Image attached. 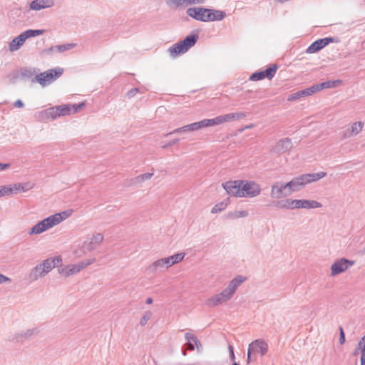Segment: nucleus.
<instances>
[{
  "mask_svg": "<svg viewBox=\"0 0 365 365\" xmlns=\"http://www.w3.org/2000/svg\"><path fill=\"white\" fill-rule=\"evenodd\" d=\"M146 302V304H152V303H153V299H152V298H150V297H148V298L146 299V302Z\"/></svg>",
  "mask_w": 365,
  "mask_h": 365,
  "instance_id": "nucleus-62",
  "label": "nucleus"
},
{
  "mask_svg": "<svg viewBox=\"0 0 365 365\" xmlns=\"http://www.w3.org/2000/svg\"><path fill=\"white\" fill-rule=\"evenodd\" d=\"M138 88H133L128 92L127 96L128 98H131V97L134 96L138 93Z\"/></svg>",
  "mask_w": 365,
  "mask_h": 365,
  "instance_id": "nucleus-54",
  "label": "nucleus"
},
{
  "mask_svg": "<svg viewBox=\"0 0 365 365\" xmlns=\"http://www.w3.org/2000/svg\"><path fill=\"white\" fill-rule=\"evenodd\" d=\"M327 175L325 172H319L316 173L303 174L294 178L291 181L287 182L291 192L299 191L307 184L317 182Z\"/></svg>",
  "mask_w": 365,
  "mask_h": 365,
  "instance_id": "nucleus-3",
  "label": "nucleus"
},
{
  "mask_svg": "<svg viewBox=\"0 0 365 365\" xmlns=\"http://www.w3.org/2000/svg\"><path fill=\"white\" fill-rule=\"evenodd\" d=\"M341 83L340 80L327 81L320 83H317L319 91L325 88H331L337 87Z\"/></svg>",
  "mask_w": 365,
  "mask_h": 365,
  "instance_id": "nucleus-28",
  "label": "nucleus"
},
{
  "mask_svg": "<svg viewBox=\"0 0 365 365\" xmlns=\"http://www.w3.org/2000/svg\"><path fill=\"white\" fill-rule=\"evenodd\" d=\"M268 347V344L262 339L253 341L248 346V349H250L254 354H259L262 356L267 353Z\"/></svg>",
  "mask_w": 365,
  "mask_h": 365,
  "instance_id": "nucleus-12",
  "label": "nucleus"
},
{
  "mask_svg": "<svg viewBox=\"0 0 365 365\" xmlns=\"http://www.w3.org/2000/svg\"><path fill=\"white\" fill-rule=\"evenodd\" d=\"M205 8L204 7H190L186 11V14L190 17L200 21L204 22L205 19Z\"/></svg>",
  "mask_w": 365,
  "mask_h": 365,
  "instance_id": "nucleus-20",
  "label": "nucleus"
},
{
  "mask_svg": "<svg viewBox=\"0 0 365 365\" xmlns=\"http://www.w3.org/2000/svg\"><path fill=\"white\" fill-rule=\"evenodd\" d=\"M197 125H199V129L200 128H205V127H209L208 125V123H207V119H204V120H202L199 122H197Z\"/></svg>",
  "mask_w": 365,
  "mask_h": 365,
  "instance_id": "nucleus-53",
  "label": "nucleus"
},
{
  "mask_svg": "<svg viewBox=\"0 0 365 365\" xmlns=\"http://www.w3.org/2000/svg\"><path fill=\"white\" fill-rule=\"evenodd\" d=\"M205 11L207 12H205L204 22L212 21V16L213 14V9L205 8Z\"/></svg>",
  "mask_w": 365,
  "mask_h": 365,
  "instance_id": "nucleus-42",
  "label": "nucleus"
},
{
  "mask_svg": "<svg viewBox=\"0 0 365 365\" xmlns=\"http://www.w3.org/2000/svg\"><path fill=\"white\" fill-rule=\"evenodd\" d=\"M292 142L289 138H284L279 140L272 148V151L274 153H284L291 150L292 148Z\"/></svg>",
  "mask_w": 365,
  "mask_h": 365,
  "instance_id": "nucleus-14",
  "label": "nucleus"
},
{
  "mask_svg": "<svg viewBox=\"0 0 365 365\" xmlns=\"http://www.w3.org/2000/svg\"><path fill=\"white\" fill-rule=\"evenodd\" d=\"M76 43H65V44H61V45H57V46H52L49 48V51H56L59 53H63L66 51H68V50H70V49H72L74 47H76Z\"/></svg>",
  "mask_w": 365,
  "mask_h": 365,
  "instance_id": "nucleus-29",
  "label": "nucleus"
},
{
  "mask_svg": "<svg viewBox=\"0 0 365 365\" xmlns=\"http://www.w3.org/2000/svg\"><path fill=\"white\" fill-rule=\"evenodd\" d=\"M199 125L197 123H193L185 125V129L187 132H192L199 130Z\"/></svg>",
  "mask_w": 365,
  "mask_h": 365,
  "instance_id": "nucleus-43",
  "label": "nucleus"
},
{
  "mask_svg": "<svg viewBox=\"0 0 365 365\" xmlns=\"http://www.w3.org/2000/svg\"><path fill=\"white\" fill-rule=\"evenodd\" d=\"M207 123L209 127L221 124L220 116L218 115L212 119H207Z\"/></svg>",
  "mask_w": 365,
  "mask_h": 365,
  "instance_id": "nucleus-45",
  "label": "nucleus"
},
{
  "mask_svg": "<svg viewBox=\"0 0 365 365\" xmlns=\"http://www.w3.org/2000/svg\"><path fill=\"white\" fill-rule=\"evenodd\" d=\"M62 262L61 256L47 258L41 263L38 264L31 269L29 272V278L31 282L37 281L40 278L44 277L53 268L58 267Z\"/></svg>",
  "mask_w": 365,
  "mask_h": 365,
  "instance_id": "nucleus-2",
  "label": "nucleus"
},
{
  "mask_svg": "<svg viewBox=\"0 0 365 365\" xmlns=\"http://www.w3.org/2000/svg\"><path fill=\"white\" fill-rule=\"evenodd\" d=\"M277 69V66L276 64H272L267 68L264 71H259L252 73L250 77V80L252 81H257L262 80L265 78L272 79L274 76Z\"/></svg>",
  "mask_w": 365,
  "mask_h": 365,
  "instance_id": "nucleus-11",
  "label": "nucleus"
},
{
  "mask_svg": "<svg viewBox=\"0 0 365 365\" xmlns=\"http://www.w3.org/2000/svg\"><path fill=\"white\" fill-rule=\"evenodd\" d=\"M169 6H175V7H187L193 4H204L207 0H165Z\"/></svg>",
  "mask_w": 365,
  "mask_h": 365,
  "instance_id": "nucleus-18",
  "label": "nucleus"
},
{
  "mask_svg": "<svg viewBox=\"0 0 365 365\" xmlns=\"http://www.w3.org/2000/svg\"><path fill=\"white\" fill-rule=\"evenodd\" d=\"M182 354H183L184 356H185V355H186V351H185V350H183V351H182Z\"/></svg>",
  "mask_w": 365,
  "mask_h": 365,
  "instance_id": "nucleus-63",
  "label": "nucleus"
},
{
  "mask_svg": "<svg viewBox=\"0 0 365 365\" xmlns=\"http://www.w3.org/2000/svg\"><path fill=\"white\" fill-rule=\"evenodd\" d=\"M322 205L316 200H298L297 209H313L319 208Z\"/></svg>",
  "mask_w": 365,
  "mask_h": 365,
  "instance_id": "nucleus-22",
  "label": "nucleus"
},
{
  "mask_svg": "<svg viewBox=\"0 0 365 365\" xmlns=\"http://www.w3.org/2000/svg\"><path fill=\"white\" fill-rule=\"evenodd\" d=\"M339 334H340L339 343H340V344H343L345 343L346 339H345V334H344V331L341 327H339Z\"/></svg>",
  "mask_w": 365,
  "mask_h": 365,
  "instance_id": "nucleus-50",
  "label": "nucleus"
},
{
  "mask_svg": "<svg viewBox=\"0 0 365 365\" xmlns=\"http://www.w3.org/2000/svg\"><path fill=\"white\" fill-rule=\"evenodd\" d=\"M226 16V13L220 10L213 9V14L212 16V21H222Z\"/></svg>",
  "mask_w": 365,
  "mask_h": 365,
  "instance_id": "nucleus-36",
  "label": "nucleus"
},
{
  "mask_svg": "<svg viewBox=\"0 0 365 365\" xmlns=\"http://www.w3.org/2000/svg\"><path fill=\"white\" fill-rule=\"evenodd\" d=\"M26 38L23 33H21L18 36L15 37L9 44V51L11 52L16 51L20 48V47L24 44L26 41Z\"/></svg>",
  "mask_w": 365,
  "mask_h": 365,
  "instance_id": "nucleus-23",
  "label": "nucleus"
},
{
  "mask_svg": "<svg viewBox=\"0 0 365 365\" xmlns=\"http://www.w3.org/2000/svg\"><path fill=\"white\" fill-rule=\"evenodd\" d=\"M14 105L16 108H23L24 106L23 101L21 100H17L16 101H15Z\"/></svg>",
  "mask_w": 365,
  "mask_h": 365,
  "instance_id": "nucleus-57",
  "label": "nucleus"
},
{
  "mask_svg": "<svg viewBox=\"0 0 365 365\" xmlns=\"http://www.w3.org/2000/svg\"><path fill=\"white\" fill-rule=\"evenodd\" d=\"M298 200L291 198L284 200H279L275 202V206L281 209L294 210L297 209Z\"/></svg>",
  "mask_w": 365,
  "mask_h": 365,
  "instance_id": "nucleus-21",
  "label": "nucleus"
},
{
  "mask_svg": "<svg viewBox=\"0 0 365 365\" xmlns=\"http://www.w3.org/2000/svg\"><path fill=\"white\" fill-rule=\"evenodd\" d=\"M232 365H240V364L237 362H233V364Z\"/></svg>",
  "mask_w": 365,
  "mask_h": 365,
  "instance_id": "nucleus-64",
  "label": "nucleus"
},
{
  "mask_svg": "<svg viewBox=\"0 0 365 365\" xmlns=\"http://www.w3.org/2000/svg\"><path fill=\"white\" fill-rule=\"evenodd\" d=\"M153 175V173H144V174L140 175H138L136 178V181L138 182H143L145 180H148L150 179Z\"/></svg>",
  "mask_w": 365,
  "mask_h": 365,
  "instance_id": "nucleus-41",
  "label": "nucleus"
},
{
  "mask_svg": "<svg viewBox=\"0 0 365 365\" xmlns=\"http://www.w3.org/2000/svg\"><path fill=\"white\" fill-rule=\"evenodd\" d=\"M6 282H11V279L2 274H0V284H3Z\"/></svg>",
  "mask_w": 365,
  "mask_h": 365,
  "instance_id": "nucleus-55",
  "label": "nucleus"
},
{
  "mask_svg": "<svg viewBox=\"0 0 365 365\" xmlns=\"http://www.w3.org/2000/svg\"><path fill=\"white\" fill-rule=\"evenodd\" d=\"M254 354L250 349H247V363H250L252 360V355Z\"/></svg>",
  "mask_w": 365,
  "mask_h": 365,
  "instance_id": "nucleus-58",
  "label": "nucleus"
},
{
  "mask_svg": "<svg viewBox=\"0 0 365 365\" xmlns=\"http://www.w3.org/2000/svg\"><path fill=\"white\" fill-rule=\"evenodd\" d=\"M96 261L95 258H91L88 259L83 260L74 264H69L68 274L70 275L75 274L79 272L83 269L86 268L87 266L94 263Z\"/></svg>",
  "mask_w": 365,
  "mask_h": 365,
  "instance_id": "nucleus-17",
  "label": "nucleus"
},
{
  "mask_svg": "<svg viewBox=\"0 0 365 365\" xmlns=\"http://www.w3.org/2000/svg\"><path fill=\"white\" fill-rule=\"evenodd\" d=\"M242 197H256L260 195L261 186L256 182L252 180L242 181Z\"/></svg>",
  "mask_w": 365,
  "mask_h": 365,
  "instance_id": "nucleus-6",
  "label": "nucleus"
},
{
  "mask_svg": "<svg viewBox=\"0 0 365 365\" xmlns=\"http://www.w3.org/2000/svg\"><path fill=\"white\" fill-rule=\"evenodd\" d=\"M9 167H10V164H9V163H5L4 164V163H0V170H5V169H6V168H8Z\"/></svg>",
  "mask_w": 365,
  "mask_h": 365,
  "instance_id": "nucleus-60",
  "label": "nucleus"
},
{
  "mask_svg": "<svg viewBox=\"0 0 365 365\" xmlns=\"http://www.w3.org/2000/svg\"><path fill=\"white\" fill-rule=\"evenodd\" d=\"M354 261L346 258H340L336 260L331 266V277L336 276L345 271L354 264Z\"/></svg>",
  "mask_w": 365,
  "mask_h": 365,
  "instance_id": "nucleus-8",
  "label": "nucleus"
},
{
  "mask_svg": "<svg viewBox=\"0 0 365 365\" xmlns=\"http://www.w3.org/2000/svg\"><path fill=\"white\" fill-rule=\"evenodd\" d=\"M41 115H43V118L51 120H55L59 118L56 106L46 109L41 113Z\"/></svg>",
  "mask_w": 365,
  "mask_h": 365,
  "instance_id": "nucleus-27",
  "label": "nucleus"
},
{
  "mask_svg": "<svg viewBox=\"0 0 365 365\" xmlns=\"http://www.w3.org/2000/svg\"><path fill=\"white\" fill-rule=\"evenodd\" d=\"M179 140H180L178 138H176V139H174L173 140H170L168 143H165V145H162V148L165 149V148H167L168 147L173 146L175 144H176L177 143H178Z\"/></svg>",
  "mask_w": 365,
  "mask_h": 365,
  "instance_id": "nucleus-52",
  "label": "nucleus"
},
{
  "mask_svg": "<svg viewBox=\"0 0 365 365\" xmlns=\"http://www.w3.org/2000/svg\"><path fill=\"white\" fill-rule=\"evenodd\" d=\"M299 92H300L301 97L308 96L305 89L301 90V91H299Z\"/></svg>",
  "mask_w": 365,
  "mask_h": 365,
  "instance_id": "nucleus-61",
  "label": "nucleus"
},
{
  "mask_svg": "<svg viewBox=\"0 0 365 365\" xmlns=\"http://www.w3.org/2000/svg\"><path fill=\"white\" fill-rule=\"evenodd\" d=\"M198 39L197 34H190L186 36L182 41H180L168 48L170 55L175 58L180 53L187 52L193 46Z\"/></svg>",
  "mask_w": 365,
  "mask_h": 365,
  "instance_id": "nucleus-4",
  "label": "nucleus"
},
{
  "mask_svg": "<svg viewBox=\"0 0 365 365\" xmlns=\"http://www.w3.org/2000/svg\"><path fill=\"white\" fill-rule=\"evenodd\" d=\"M23 34L24 35V37L26 38V39L27 38H31V37H35V36H40L41 34H43L44 33V30H42V29H36V30H34V29H28L24 32H22Z\"/></svg>",
  "mask_w": 365,
  "mask_h": 365,
  "instance_id": "nucleus-34",
  "label": "nucleus"
},
{
  "mask_svg": "<svg viewBox=\"0 0 365 365\" xmlns=\"http://www.w3.org/2000/svg\"><path fill=\"white\" fill-rule=\"evenodd\" d=\"M364 123L361 121H358L352 123L350 127H348L343 133V138H347L358 135L363 129Z\"/></svg>",
  "mask_w": 365,
  "mask_h": 365,
  "instance_id": "nucleus-16",
  "label": "nucleus"
},
{
  "mask_svg": "<svg viewBox=\"0 0 365 365\" xmlns=\"http://www.w3.org/2000/svg\"><path fill=\"white\" fill-rule=\"evenodd\" d=\"M248 212L247 210H235L230 212L227 214V217L232 219H237L241 217H245L248 216Z\"/></svg>",
  "mask_w": 365,
  "mask_h": 365,
  "instance_id": "nucleus-33",
  "label": "nucleus"
},
{
  "mask_svg": "<svg viewBox=\"0 0 365 365\" xmlns=\"http://www.w3.org/2000/svg\"><path fill=\"white\" fill-rule=\"evenodd\" d=\"M12 195L11 185L0 186V197Z\"/></svg>",
  "mask_w": 365,
  "mask_h": 365,
  "instance_id": "nucleus-38",
  "label": "nucleus"
},
{
  "mask_svg": "<svg viewBox=\"0 0 365 365\" xmlns=\"http://www.w3.org/2000/svg\"><path fill=\"white\" fill-rule=\"evenodd\" d=\"M12 189V194H17L19 192H26L31 190L33 186L30 182L26 183H15L11 185Z\"/></svg>",
  "mask_w": 365,
  "mask_h": 365,
  "instance_id": "nucleus-25",
  "label": "nucleus"
},
{
  "mask_svg": "<svg viewBox=\"0 0 365 365\" xmlns=\"http://www.w3.org/2000/svg\"><path fill=\"white\" fill-rule=\"evenodd\" d=\"M39 69L33 67H24L20 69V75L24 78H31L36 76Z\"/></svg>",
  "mask_w": 365,
  "mask_h": 365,
  "instance_id": "nucleus-26",
  "label": "nucleus"
},
{
  "mask_svg": "<svg viewBox=\"0 0 365 365\" xmlns=\"http://www.w3.org/2000/svg\"><path fill=\"white\" fill-rule=\"evenodd\" d=\"M170 267L172 266L168 257H165L153 262V264L150 265L148 269L150 272L155 273L158 272H162L163 270L167 269Z\"/></svg>",
  "mask_w": 365,
  "mask_h": 365,
  "instance_id": "nucleus-15",
  "label": "nucleus"
},
{
  "mask_svg": "<svg viewBox=\"0 0 365 365\" xmlns=\"http://www.w3.org/2000/svg\"><path fill=\"white\" fill-rule=\"evenodd\" d=\"M228 350H229V355H230V360L233 362H235V355L234 353V348L232 344H229Z\"/></svg>",
  "mask_w": 365,
  "mask_h": 365,
  "instance_id": "nucleus-48",
  "label": "nucleus"
},
{
  "mask_svg": "<svg viewBox=\"0 0 365 365\" xmlns=\"http://www.w3.org/2000/svg\"><path fill=\"white\" fill-rule=\"evenodd\" d=\"M71 215L70 211H64L60 213H56L54 215H51V217H54L56 219L55 225H58L60 222L68 218Z\"/></svg>",
  "mask_w": 365,
  "mask_h": 365,
  "instance_id": "nucleus-31",
  "label": "nucleus"
},
{
  "mask_svg": "<svg viewBox=\"0 0 365 365\" xmlns=\"http://www.w3.org/2000/svg\"><path fill=\"white\" fill-rule=\"evenodd\" d=\"M56 219L49 216L36 224L29 231V235L41 234L55 226Z\"/></svg>",
  "mask_w": 365,
  "mask_h": 365,
  "instance_id": "nucleus-7",
  "label": "nucleus"
},
{
  "mask_svg": "<svg viewBox=\"0 0 365 365\" xmlns=\"http://www.w3.org/2000/svg\"><path fill=\"white\" fill-rule=\"evenodd\" d=\"M54 4V0H34L30 3L29 8L31 10L39 11L43 9L51 8Z\"/></svg>",
  "mask_w": 365,
  "mask_h": 365,
  "instance_id": "nucleus-19",
  "label": "nucleus"
},
{
  "mask_svg": "<svg viewBox=\"0 0 365 365\" xmlns=\"http://www.w3.org/2000/svg\"><path fill=\"white\" fill-rule=\"evenodd\" d=\"M56 107L57 108V112L59 115V118L61 116L70 115L71 113V107L69 104L57 106Z\"/></svg>",
  "mask_w": 365,
  "mask_h": 365,
  "instance_id": "nucleus-30",
  "label": "nucleus"
},
{
  "mask_svg": "<svg viewBox=\"0 0 365 365\" xmlns=\"http://www.w3.org/2000/svg\"><path fill=\"white\" fill-rule=\"evenodd\" d=\"M300 98H302V97L300 95V92L299 91L297 92L294 93L293 94L290 95L288 97V101H295V100L299 99Z\"/></svg>",
  "mask_w": 365,
  "mask_h": 365,
  "instance_id": "nucleus-51",
  "label": "nucleus"
},
{
  "mask_svg": "<svg viewBox=\"0 0 365 365\" xmlns=\"http://www.w3.org/2000/svg\"><path fill=\"white\" fill-rule=\"evenodd\" d=\"M68 269H69V267H68V265H67L63 267L59 268L58 272L61 275H63L65 277H68V276H70V274H68Z\"/></svg>",
  "mask_w": 365,
  "mask_h": 365,
  "instance_id": "nucleus-47",
  "label": "nucleus"
},
{
  "mask_svg": "<svg viewBox=\"0 0 365 365\" xmlns=\"http://www.w3.org/2000/svg\"><path fill=\"white\" fill-rule=\"evenodd\" d=\"M185 255L184 252L177 253L172 256L168 257V259L170 261L171 266H173L175 264L181 262L184 259Z\"/></svg>",
  "mask_w": 365,
  "mask_h": 365,
  "instance_id": "nucleus-35",
  "label": "nucleus"
},
{
  "mask_svg": "<svg viewBox=\"0 0 365 365\" xmlns=\"http://www.w3.org/2000/svg\"><path fill=\"white\" fill-rule=\"evenodd\" d=\"M103 240V235L101 233L95 234L91 241L85 243L84 247L88 251H92L96 245L101 244Z\"/></svg>",
  "mask_w": 365,
  "mask_h": 365,
  "instance_id": "nucleus-24",
  "label": "nucleus"
},
{
  "mask_svg": "<svg viewBox=\"0 0 365 365\" xmlns=\"http://www.w3.org/2000/svg\"><path fill=\"white\" fill-rule=\"evenodd\" d=\"M186 346H187V349L191 351H193L195 349V346H194L193 343L192 342V341H187L186 344Z\"/></svg>",
  "mask_w": 365,
  "mask_h": 365,
  "instance_id": "nucleus-59",
  "label": "nucleus"
},
{
  "mask_svg": "<svg viewBox=\"0 0 365 365\" xmlns=\"http://www.w3.org/2000/svg\"><path fill=\"white\" fill-rule=\"evenodd\" d=\"M242 180L227 181L222 184V187L230 196L242 197Z\"/></svg>",
  "mask_w": 365,
  "mask_h": 365,
  "instance_id": "nucleus-10",
  "label": "nucleus"
},
{
  "mask_svg": "<svg viewBox=\"0 0 365 365\" xmlns=\"http://www.w3.org/2000/svg\"><path fill=\"white\" fill-rule=\"evenodd\" d=\"M152 317V312L150 311H147L144 313L143 316L142 317L140 324L141 326H144L146 324L148 321Z\"/></svg>",
  "mask_w": 365,
  "mask_h": 365,
  "instance_id": "nucleus-40",
  "label": "nucleus"
},
{
  "mask_svg": "<svg viewBox=\"0 0 365 365\" xmlns=\"http://www.w3.org/2000/svg\"><path fill=\"white\" fill-rule=\"evenodd\" d=\"M85 106L84 103H81L79 104H74L71 106V113H76L81 109H82Z\"/></svg>",
  "mask_w": 365,
  "mask_h": 365,
  "instance_id": "nucleus-46",
  "label": "nucleus"
},
{
  "mask_svg": "<svg viewBox=\"0 0 365 365\" xmlns=\"http://www.w3.org/2000/svg\"><path fill=\"white\" fill-rule=\"evenodd\" d=\"M334 38H324L318 39L315 41H314L307 48L306 52L307 53H316L321 49H322L324 47H325L327 45H328L329 43L333 42Z\"/></svg>",
  "mask_w": 365,
  "mask_h": 365,
  "instance_id": "nucleus-13",
  "label": "nucleus"
},
{
  "mask_svg": "<svg viewBox=\"0 0 365 365\" xmlns=\"http://www.w3.org/2000/svg\"><path fill=\"white\" fill-rule=\"evenodd\" d=\"M245 278L242 276H237L232 279L226 288L221 292L216 294L205 301V304L213 307L221 305L232 299L237 289L242 284Z\"/></svg>",
  "mask_w": 365,
  "mask_h": 365,
  "instance_id": "nucleus-1",
  "label": "nucleus"
},
{
  "mask_svg": "<svg viewBox=\"0 0 365 365\" xmlns=\"http://www.w3.org/2000/svg\"><path fill=\"white\" fill-rule=\"evenodd\" d=\"M232 114L235 115V120L242 118L246 116V114L244 113H232Z\"/></svg>",
  "mask_w": 365,
  "mask_h": 365,
  "instance_id": "nucleus-56",
  "label": "nucleus"
},
{
  "mask_svg": "<svg viewBox=\"0 0 365 365\" xmlns=\"http://www.w3.org/2000/svg\"><path fill=\"white\" fill-rule=\"evenodd\" d=\"M219 116L220 118L221 124L226 122H230L235 120V115L232 114V113Z\"/></svg>",
  "mask_w": 365,
  "mask_h": 365,
  "instance_id": "nucleus-39",
  "label": "nucleus"
},
{
  "mask_svg": "<svg viewBox=\"0 0 365 365\" xmlns=\"http://www.w3.org/2000/svg\"><path fill=\"white\" fill-rule=\"evenodd\" d=\"M185 338L187 341H192L194 346H196V348L198 351H200V349H202V344H201L200 341L197 339V338L194 334L189 333V332L185 333Z\"/></svg>",
  "mask_w": 365,
  "mask_h": 365,
  "instance_id": "nucleus-32",
  "label": "nucleus"
},
{
  "mask_svg": "<svg viewBox=\"0 0 365 365\" xmlns=\"http://www.w3.org/2000/svg\"><path fill=\"white\" fill-rule=\"evenodd\" d=\"M63 72L61 68H56L40 73L31 80L32 83H38L43 87L49 85L59 78Z\"/></svg>",
  "mask_w": 365,
  "mask_h": 365,
  "instance_id": "nucleus-5",
  "label": "nucleus"
},
{
  "mask_svg": "<svg viewBox=\"0 0 365 365\" xmlns=\"http://www.w3.org/2000/svg\"><path fill=\"white\" fill-rule=\"evenodd\" d=\"M182 132H187V130L185 129V125L181 127V128H178L175 129L172 132H170V133L165 134V136L167 137V136H168L170 135H172V134L178 133H182Z\"/></svg>",
  "mask_w": 365,
  "mask_h": 365,
  "instance_id": "nucleus-49",
  "label": "nucleus"
},
{
  "mask_svg": "<svg viewBox=\"0 0 365 365\" xmlns=\"http://www.w3.org/2000/svg\"><path fill=\"white\" fill-rule=\"evenodd\" d=\"M307 96H311L319 91L318 86L317 84L312 85V86L305 88Z\"/></svg>",
  "mask_w": 365,
  "mask_h": 365,
  "instance_id": "nucleus-44",
  "label": "nucleus"
},
{
  "mask_svg": "<svg viewBox=\"0 0 365 365\" xmlns=\"http://www.w3.org/2000/svg\"><path fill=\"white\" fill-rule=\"evenodd\" d=\"M227 207V203L225 202H221L220 203L216 204L211 210V212L213 214L220 212L224 210Z\"/></svg>",
  "mask_w": 365,
  "mask_h": 365,
  "instance_id": "nucleus-37",
  "label": "nucleus"
},
{
  "mask_svg": "<svg viewBox=\"0 0 365 365\" xmlns=\"http://www.w3.org/2000/svg\"><path fill=\"white\" fill-rule=\"evenodd\" d=\"M292 194L289 187H287V183L276 182L272 185L271 197L274 199H279L286 197Z\"/></svg>",
  "mask_w": 365,
  "mask_h": 365,
  "instance_id": "nucleus-9",
  "label": "nucleus"
}]
</instances>
